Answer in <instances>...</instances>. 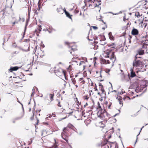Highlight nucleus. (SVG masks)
Returning a JSON list of instances; mask_svg holds the SVG:
<instances>
[{"mask_svg":"<svg viewBox=\"0 0 148 148\" xmlns=\"http://www.w3.org/2000/svg\"><path fill=\"white\" fill-rule=\"evenodd\" d=\"M75 87H76V88H77L78 87V85H77V84H75Z\"/></svg>","mask_w":148,"mask_h":148,"instance_id":"nucleus-56","label":"nucleus"},{"mask_svg":"<svg viewBox=\"0 0 148 148\" xmlns=\"http://www.w3.org/2000/svg\"><path fill=\"white\" fill-rule=\"evenodd\" d=\"M89 83L91 86H93V83L92 82L91 79H90L89 78H88Z\"/></svg>","mask_w":148,"mask_h":148,"instance_id":"nucleus-33","label":"nucleus"},{"mask_svg":"<svg viewBox=\"0 0 148 148\" xmlns=\"http://www.w3.org/2000/svg\"><path fill=\"white\" fill-rule=\"evenodd\" d=\"M23 113H21V115L20 116L17 117L16 118H15V119L12 120V122L13 123H15L16 120L21 119L23 117Z\"/></svg>","mask_w":148,"mask_h":148,"instance_id":"nucleus-21","label":"nucleus"},{"mask_svg":"<svg viewBox=\"0 0 148 148\" xmlns=\"http://www.w3.org/2000/svg\"><path fill=\"white\" fill-rule=\"evenodd\" d=\"M47 135V132L46 130H42L41 134L42 136L45 137Z\"/></svg>","mask_w":148,"mask_h":148,"instance_id":"nucleus-23","label":"nucleus"},{"mask_svg":"<svg viewBox=\"0 0 148 148\" xmlns=\"http://www.w3.org/2000/svg\"><path fill=\"white\" fill-rule=\"evenodd\" d=\"M117 98H118L119 101L120 100H123V98L121 96H119L117 97Z\"/></svg>","mask_w":148,"mask_h":148,"instance_id":"nucleus-43","label":"nucleus"},{"mask_svg":"<svg viewBox=\"0 0 148 148\" xmlns=\"http://www.w3.org/2000/svg\"><path fill=\"white\" fill-rule=\"evenodd\" d=\"M86 78L85 77H82L79 78L77 81V83L79 86H81L82 85L84 84L86 82Z\"/></svg>","mask_w":148,"mask_h":148,"instance_id":"nucleus-8","label":"nucleus"},{"mask_svg":"<svg viewBox=\"0 0 148 148\" xmlns=\"http://www.w3.org/2000/svg\"><path fill=\"white\" fill-rule=\"evenodd\" d=\"M106 55L105 57L109 58L112 63H114L116 60V58L114 55V52L112 50L108 49L105 52Z\"/></svg>","mask_w":148,"mask_h":148,"instance_id":"nucleus-1","label":"nucleus"},{"mask_svg":"<svg viewBox=\"0 0 148 148\" xmlns=\"http://www.w3.org/2000/svg\"><path fill=\"white\" fill-rule=\"evenodd\" d=\"M142 14H140L139 12H136L135 14V16L138 18H139L141 16Z\"/></svg>","mask_w":148,"mask_h":148,"instance_id":"nucleus-30","label":"nucleus"},{"mask_svg":"<svg viewBox=\"0 0 148 148\" xmlns=\"http://www.w3.org/2000/svg\"><path fill=\"white\" fill-rule=\"evenodd\" d=\"M29 14H30V12L29 11V12H28V14H29Z\"/></svg>","mask_w":148,"mask_h":148,"instance_id":"nucleus-61","label":"nucleus"},{"mask_svg":"<svg viewBox=\"0 0 148 148\" xmlns=\"http://www.w3.org/2000/svg\"><path fill=\"white\" fill-rule=\"evenodd\" d=\"M97 110H98V111H101L102 112V110L101 108L99 102H97Z\"/></svg>","mask_w":148,"mask_h":148,"instance_id":"nucleus-22","label":"nucleus"},{"mask_svg":"<svg viewBox=\"0 0 148 148\" xmlns=\"http://www.w3.org/2000/svg\"><path fill=\"white\" fill-rule=\"evenodd\" d=\"M69 129L68 127L64 128L61 134L62 138L65 140L68 143V137L69 136Z\"/></svg>","mask_w":148,"mask_h":148,"instance_id":"nucleus-3","label":"nucleus"},{"mask_svg":"<svg viewBox=\"0 0 148 148\" xmlns=\"http://www.w3.org/2000/svg\"><path fill=\"white\" fill-rule=\"evenodd\" d=\"M83 68H84L83 70H84L85 68V66H83Z\"/></svg>","mask_w":148,"mask_h":148,"instance_id":"nucleus-60","label":"nucleus"},{"mask_svg":"<svg viewBox=\"0 0 148 148\" xmlns=\"http://www.w3.org/2000/svg\"><path fill=\"white\" fill-rule=\"evenodd\" d=\"M44 30L46 32L47 31L49 33H51L53 32L54 30V29L52 27H49L44 29Z\"/></svg>","mask_w":148,"mask_h":148,"instance_id":"nucleus-18","label":"nucleus"},{"mask_svg":"<svg viewBox=\"0 0 148 148\" xmlns=\"http://www.w3.org/2000/svg\"><path fill=\"white\" fill-rule=\"evenodd\" d=\"M99 86L100 90L102 92L101 94H104L105 96L106 92L104 89L103 86L102 84L101 83H99Z\"/></svg>","mask_w":148,"mask_h":148,"instance_id":"nucleus-13","label":"nucleus"},{"mask_svg":"<svg viewBox=\"0 0 148 148\" xmlns=\"http://www.w3.org/2000/svg\"><path fill=\"white\" fill-rule=\"evenodd\" d=\"M91 120L89 119H87L84 121L85 123L86 124V125L89 124L91 122Z\"/></svg>","mask_w":148,"mask_h":148,"instance_id":"nucleus-26","label":"nucleus"},{"mask_svg":"<svg viewBox=\"0 0 148 148\" xmlns=\"http://www.w3.org/2000/svg\"><path fill=\"white\" fill-rule=\"evenodd\" d=\"M98 94L99 95L101 96V94L99 92H98Z\"/></svg>","mask_w":148,"mask_h":148,"instance_id":"nucleus-55","label":"nucleus"},{"mask_svg":"<svg viewBox=\"0 0 148 148\" xmlns=\"http://www.w3.org/2000/svg\"><path fill=\"white\" fill-rule=\"evenodd\" d=\"M12 19L14 20V22L12 23V26H13L15 23H18V22L17 21H16V19L15 18H13Z\"/></svg>","mask_w":148,"mask_h":148,"instance_id":"nucleus-31","label":"nucleus"},{"mask_svg":"<svg viewBox=\"0 0 148 148\" xmlns=\"http://www.w3.org/2000/svg\"><path fill=\"white\" fill-rule=\"evenodd\" d=\"M19 68L18 66L11 67L9 69V71L10 72H12L13 71H16Z\"/></svg>","mask_w":148,"mask_h":148,"instance_id":"nucleus-20","label":"nucleus"},{"mask_svg":"<svg viewBox=\"0 0 148 148\" xmlns=\"http://www.w3.org/2000/svg\"><path fill=\"white\" fill-rule=\"evenodd\" d=\"M57 11L58 13L60 14H62L63 13V10L61 7H59L57 9Z\"/></svg>","mask_w":148,"mask_h":148,"instance_id":"nucleus-16","label":"nucleus"},{"mask_svg":"<svg viewBox=\"0 0 148 148\" xmlns=\"http://www.w3.org/2000/svg\"><path fill=\"white\" fill-rule=\"evenodd\" d=\"M125 99H128V100L130 99V97H125V98H124L123 100H125Z\"/></svg>","mask_w":148,"mask_h":148,"instance_id":"nucleus-44","label":"nucleus"},{"mask_svg":"<svg viewBox=\"0 0 148 148\" xmlns=\"http://www.w3.org/2000/svg\"><path fill=\"white\" fill-rule=\"evenodd\" d=\"M111 104H112V103H110V104H109L108 106V108H109V109H110V106H111Z\"/></svg>","mask_w":148,"mask_h":148,"instance_id":"nucleus-51","label":"nucleus"},{"mask_svg":"<svg viewBox=\"0 0 148 148\" xmlns=\"http://www.w3.org/2000/svg\"><path fill=\"white\" fill-rule=\"evenodd\" d=\"M12 80L13 82L15 83H20L23 81V80L19 77H14Z\"/></svg>","mask_w":148,"mask_h":148,"instance_id":"nucleus-10","label":"nucleus"},{"mask_svg":"<svg viewBox=\"0 0 148 148\" xmlns=\"http://www.w3.org/2000/svg\"><path fill=\"white\" fill-rule=\"evenodd\" d=\"M7 36H8V40L10 38L11 36V34H8Z\"/></svg>","mask_w":148,"mask_h":148,"instance_id":"nucleus-47","label":"nucleus"},{"mask_svg":"<svg viewBox=\"0 0 148 148\" xmlns=\"http://www.w3.org/2000/svg\"><path fill=\"white\" fill-rule=\"evenodd\" d=\"M86 3L85 4L87 6L90 8L91 9H93L95 7L99 6L101 4V1L100 0L98 1H95L94 2L92 1V2L91 0H85Z\"/></svg>","mask_w":148,"mask_h":148,"instance_id":"nucleus-2","label":"nucleus"},{"mask_svg":"<svg viewBox=\"0 0 148 148\" xmlns=\"http://www.w3.org/2000/svg\"><path fill=\"white\" fill-rule=\"evenodd\" d=\"M101 21L104 24H106V23L105 22H104L103 20H102Z\"/></svg>","mask_w":148,"mask_h":148,"instance_id":"nucleus-59","label":"nucleus"},{"mask_svg":"<svg viewBox=\"0 0 148 148\" xmlns=\"http://www.w3.org/2000/svg\"><path fill=\"white\" fill-rule=\"evenodd\" d=\"M119 101V103L120 104H121L122 105V106L123 105V100H120Z\"/></svg>","mask_w":148,"mask_h":148,"instance_id":"nucleus-40","label":"nucleus"},{"mask_svg":"<svg viewBox=\"0 0 148 148\" xmlns=\"http://www.w3.org/2000/svg\"><path fill=\"white\" fill-rule=\"evenodd\" d=\"M54 71L57 76H61L63 75L64 76L65 78H66V73L65 70H63L60 68H59L56 69L54 70Z\"/></svg>","mask_w":148,"mask_h":148,"instance_id":"nucleus-5","label":"nucleus"},{"mask_svg":"<svg viewBox=\"0 0 148 148\" xmlns=\"http://www.w3.org/2000/svg\"><path fill=\"white\" fill-rule=\"evenodd\" d=\"M145 37L147 38H148V36H145ZM146 39H147V38H146ZM147 40H148V39H147Z\"/></svg>","mask_w":148,"mask_h":148,"instance_id":"nucleus-57","label":"nucleus"},{"mask_svg":"<svg viewBox=\"0 0 148 148\" xmlns=\"http://www.w3.org/2000/svg\"><path fill=\"white\" fill-rule=\"evenodd\" d=\"M97 59V58L96 57H95L94 58L93 60H94V65H95V64H96V63L95 61Z\"/></svg>","mask_w":148,"mask_h":148,"instance_id":"nucleus-42","label":"nucleus"},{"mask_svg":"<svg viewBox=\"0 0 148 148\" xmlns=\"http://www.w3.org/2000/svg\"><path fill=\"white\" fill-rule=\"evenodd\" d=\"M108 35H109V38L110 40H114V37L112 35V33L111 32H109V33Z\"/></svg>","mask_w":148,"mask_h":148,"instance_id":"nucleus-27","label":"nucleus"},{"mask_svg":"<svg viewBox=\"0 0 148 148\" xmlns=\"http://www.w3.org/2000/svg\"><path fill=\"white\" fill-rule=\"evenodd\" d=\"M75 102L77 103V105L80 104L79 103V101H78L77 98H76L75 99Z\"/></svg>","mask_w":148,"mask_h":148,"instance_id":"nucleus-39","label":"nucleus"},{"mask_svg":"<svg viewBox=\"0 0 148 148\" xmlns=\"http://www.w3.org/2000/svg\"><path fill=\"white\" fill-rule=\"evenodd\" d=\"M98 117L103 120V121H106L108 119V117L106 112H102L101 111H98L97 112Z\"/></svg>","mask_w":148,"mask_h":148,"instance_id":"nucleus-4","label":"nucleus"},{"mask_svg":"<svg viewBox=\"0 0 148 148\" xmlns=\"http://www.w3.org/2000/svg\"><path fill=\"white\" fill-rule=\"evenodd\" d=\"M101 63L104 64H109L110 63L109 60H106L103 59H101Z\"/></svg>","mask_w":148,"mask_h":148,"instance_id":"nucleus-19","label":"nucleus"},{"mask_svg":"<svg viewBox=\"0 0 148 148\" xmlns=\"http://www.w3.org/2000/svg\"><path fill=\"white\" fill-rule=\"evenodd\" d=\"M72 82L75 85V84H76V81L75 80V78H72Z\"/></svg>","mask_w":148,"mask_h":148,"instance_id":"nucleus-35","label":"nucleus"},{"mask_svg":"<svg viewBox=\"0 0 148 148\" xmlns=\"http://www.w3.org/2000/svg\"><path fill=\"white\" fill-rule=\"evenodd\" d=\"M65 14L66 15L67 17L71 19H72V16H73L72 15H70V14L67 11H65Z\"/></svg>","mask_w":148,"mask_h":148,"instance_id":"nucleus-24","label":"nucleus"},{"mask_svg":"<svg viewBox=\"0 0 148 148\" xmlns=\"http://www.w3.org/2000/svg\"><path fill=\"white\" fill-rule=\"evenodd\" d=\"M42 28L41 25H38L35 31V33L36 34L37 36H39V34L40 32L41 31Z\"/></svg>","mask_w":148,"mask_h":148,"instance_id":"nucleus-11","label":"nucleus"},{"mask_svg":"<svg viewBox=\"0 0 148 148\" xmlns=\"http://www.w3.org/2000/svg\"><path fill=\"white\" fill-rule=\"evenodd\" d=\"M133 68H134L133 67L130 70L131 71L130 77H133L136 76L135 72L133 70Z\"/></svg>","mask_w":148,"mask_h":148,"instance_id":"nucleus-15","label":"nucleus"},{"mask_svg":"<svg viewBox=\"0 0 148 148\" xmlns=\"http://www.w3.org/2000/svg\"><path fill=\"white\" fill-rule=\"evenodd\" d=\"M38 53V56H39L40 57H42L45 55L44 52L43 51L40 49Z\"/></svg>","mask_w":148,"mask_h":148,"instance_id":"nucleus-17","label":"nucleus"},{"mask_svg":"<svg viewBox=\"0 0 148 148\" xmlns=\"http://www.w3.org/2000/svg\"><path fill=\"white\" fill-rule=\"evenodd\" d=\"M93 88L95 91H98V89H97V86H96V84H95V85L94 86Z\"/></svg>","mask_w":148,"mask_h":148,"instance_id":"nucleus-41","label":"nucleus"},{"mask_svg":"<svg viewBox=\"0 0 148 148\" xmlns=\"http://www.w3.org/2000/svg\"><path fill=\"white\" fill-rule=\"evenodd\" d=\"M18 52H17L16 51H15V52H14V53H12V55H14V53L15 54H17L18 53Z\"/></svg>","mask_w":148,"mask_h":148,"instance_id":"nucleus-45","label":"nucleus"},{"mask_svg":"<svg viewBox=\"0 0 148 148\" xmlns=\"http://www.w3.org/2000/svg\"><path fill=\"white\" fill-rule=\"evenodd\" d=\"M30 119L31 121L33 120L34 119V113L32 114L30 118Z\"/></svg>","mask_w":148,"mask_h":148,"instance_id":"nucleus-37","label":"nucleus"},{"mask_svg":"<svg viewBox=\"0 0 148 148\" xmlns=\"http://www.w3.org/2000/svg\"><path fill=\"white\" fill-rule=\"evenodd\" d=\"M138 53L139 55H143L144 53V50L143 49H140L138 51Z\"/></svg>","mask_w":148,"mask_h":148,"instance_id":"nucleus-28","label":"nucleus"},{"mask_svg":"<svg viewBox=\"0 0 148 148\" xmlns=\"http://www.w3.org/2000/svg\"><path fill=\"white\" fill-rule=\"evenodd\" d=\"M65 44L67 45H69L70 44V43L68 42H65Z\"/></svg>","mask_w":148,"mask_h":148,"instance_id":"nucleus-49","label":"nucleus"},{"mask_svg":"<svg viewBox=\"0 0 148 148\" xmlns=\"http://www.w3.org/2000/svg\"><path fill=\"white\" fill-rule=\"evenodd\" d=\"M73 69L72 66L71 65H70L69 67L68 68V70L70 72V71H72Z\"/></svg>","mask_w":148,"mask_h":148,"instance_id":"nucleus-32","label":"nucleus"},{"mask_svg":"<svg viewBox=\"0 0 148 148\" xmlns=\"http://www.w3.org/2000/svg\"><path fill=\"white\" fill-rule=\"evenodd\" d=\"M105 122L104 121H101L99 123L98 126L100 128H103L105 126Z\"/></svg>","mask_w":148,"mask_h":148,"instance_id":"nucleus-14","label":"nucleus"},{"mask_svg":"<svg viewBox=\"0 0 148 148\" xmlns=\"http://www.w3.org/2000/svg\"><path fill=\"white\" fill-rule=\"evenodd\" d=\"M90 96H89L88 95H85L83 96V99L84 100L87 101L89 99Z\"/></svg>","mask_w":148,"mask_h":148,"instance_id":"nucleus-25","label":"nucleus"},{"mask_svg":"<svg viewBox=\"0 0 148 148\" xmlns=\"http://www.w3.org/2000/svg\"><path fill=\"white\" fill-rule=\"evenodd\" d=\"M92 27L93 28L95 29H96L98 28L97 27L95 26H92Z\"/></svg>","mask_w":148,"mask_h":148,"instance_id":"nucleus-46","label":"nucleus"},{"mask_svg":"<svg viewBox=\"0 0 148 148\" xmlns=\"http://www.w3.org/2000/svg\"><path fill=\"white\" fill-rule=\"evenodd\" d=\"M37 123H36V125H38V123H39V120L38 119V118H37Z\"/></svg>","mask_w":148,"mask_h":148,"instance_id":"nucleus-52","label":"nucleus"},{"mask_svg":"<svg viewBox=\"0 0 148 148\" xmlns=\"http://www.w3.org/2000/svg\"><path fill=\"white\" fill-rule=\"evenodd\" d=\"M88 106V103L87 102H86L85 104L84 105V107H85Z\"/></svg>","mask_w":148,"mask_h":148,"instance_id":"nucleus-48","label":"nucleus"},{"mask_svg":"<svg viewBox=\"0 0 148 148\" xmlns=\"http://www.w3.org/2000/svg\"><path fill=\"white\" fill-rule=\"evenodd\" d=\"M55 103L58 107L60 108L61 109L63 108V104L61 103L60 98H59L58 99H56L55 101Z\"/></svg>","mask_w":148,"mask_h":148,"instance_id":"nucleus-9","label":"nucleus"},{"mask_svg":"<svg viewBox=\"0 0 148 148\" xmlns=\"http://www.w3.org/2000/svg\"><path fill=\"white\" fill-rule=\"evenodd\" d=\"M144 127V126H143V127H142V128H141V129H140V131H141V130H142V129L143 127Z\"/></svg>","mask_w":148,"mask_h":148,"instance_id":"nucleus-63","label":"nucleus"},{"mask_svg":"<svg viewBox=\"0 0 148 148\" xmlns=\"http://www.w3.org/2000/svg\"><path fill=\"white\" fill-rule=\"evenodd\" d=\"M77 75H75V77H77Z\"/></svg>","mask_w":148,"mask_h":148,"instance_id":"nucleus-62","label":"nucleus"},{"mask_svg":"<svg viewBox=\"0 0 148 148\" xmlns=\"http://www.w3.org/2000/svg\"><path fill=\"white\" fill-rule=\"evenodd\" d=\"M79 12V10L77 8L74 11V13L76 14L78 13Z\"/></svg>","mask_w":148,"mask_h":148,"instance_id":"nucleus-36","label":"nucleus"},{"mask_svg":"<svg viewBox=\"0 0 148 148\" xmlns=\"http://www.w3.org/2000/svg\"><path fill=\"white\" fill-rule=\"evenodd\" d=\"M54 96V93H52L51 94H49L45 97V100L46 102H47V101H49V102H48V103L50 104L51 101L53 100Z\"/></svg>","mask_w":148,"mask_h":148,"instance_id":"nucleus-7","label":"nucleus"},{"mask_svg":"<svg viewBox=\"0 0 148 148\" xmlns=\"http://www.w3.org/2000/svg\"><path fill=\"white\" fill-rule=\"evenodd\" d=\"M139 33V31L137 29L134 28H133L131 31V34L132 35L136 36L138 35Z\"/></svg>","mask_w":148,"mask_h":148,"instance_id":"nucleus-12","label":"nucleus"},{"mask_svg":"<svg viewBox=\"0 0 148 148\" xmlns=\"http://www.w3.org/2000/svg\"><path fill=\"white\" fill-rule=\"evenodd\" d=\"M87 116L85 114V110H84V111L82 112V119H83V118H87Z\"/></svg>","mask_w":148,"mask_h":148,"instance_id":"nucleus-29","label":"nucleus"},{"mask_svg":"<svg viewBox=\"0 0 148 148\" xmlns=\"http://www.w3.org/2000/svg\"><path fill=\"white\" fill-rule=\"evenodd\" d=\"M92 112V111L91 110H88V111H86V112Z\"/></svg>","mask_w":148,"mask_h":148,"instance_id":"nucleus-54","label":"nucleus"},{"mask_svg":"<svg viewBox=\"0 0 148 148\" xmlns=\"http://www.w3.org/2000/svg\"><path fill=\"white\" fill-rule=\"evenodd\" d=\"M137 57H136V60L133 62V68L136 67H142L144 66V63L142 60H136Z\"/></svg>","mask_w":148,"mask_h":148,"instance_id":"nucleus-6","label":"nucleus"},{"mask_svg":"<svg viewBox=\"0 0 148 148\" xmlns=\"http://www.w3.org/2000/svg\"><path fill=\"white\" fill-rule=\"evenodd\" d=\"M65 92L64 91H63L62 92V93H63V94H64Z\"/></svg>","mask_w":148,"mask_h":148,"instance_id":"nucleus-58","label":"nucleus"},{"mask_svg":"<svg viewBox=\"0 0 148 148\" xmlns=\"http://www.w3.org/2000/svg\"><path fill=\"white\" fill-rule=\"evenodd\" d=\"M104 72H103V71H101L100 72V77H104V75H103V74L104 73Z\"/></svg>","mask_w":148,"mask_h":148,"instance_id":"nucleus-38","label":"nucleus"},{"mask_svg":"<svg viewBox=\"0 0 148 148\" xmlns=\"http://www.w3.org/2000/svg\"><path fill=\"white\" fill-rule=\"evenodd\" d=\"M34 12L35 13H36V14H38V13H37V10H36L35 9V10H34Z\"/></svg>","mask_w":148,"mask_h":148,"instance_id":"nucleus-50","label":"nucleus"},{"mask_svg":"<svg viewBox=\"0 0 148 148\" xmlns=\"http://www.w3.org/2000/svg\"><path fill=\"white\" fill-rule=\"evenodd\" d=\"M123 20L124 21H125V18H123Z\"/></svg>","mask_w":148,"mask_h":148,"instance_id":"nucleus-64","label":"nucleus"},{"mask_svg":"<svg viewBox=\"0 0 148 148\" xmlns=\"http://www.w3.org/2000/svg\"><path fill=\"white\" fill-rule=\"evenodd\" d=\"M63 12H64V13H65V11H66L65 8H64V9H63Z\"/></svg>","mask_w":148,"mask_h":148,"instance_id":"nucleus-53","label":"nucleus"},{"mask_svg":"<svg viewBox=\"0 0 148 148\" xmlns=\"http://www.w3.org/2000/svg\"><path fill=\"white\" fill-rule=\"evenodd\" d=\"M110 71V70L109 69H105L104 71L106 73H108V74H109V73Z\"/></svg>","mask_w":148,"mask_h":148,"instance_id":"nucleus-34","label":"nucleus"}]
</instances>
